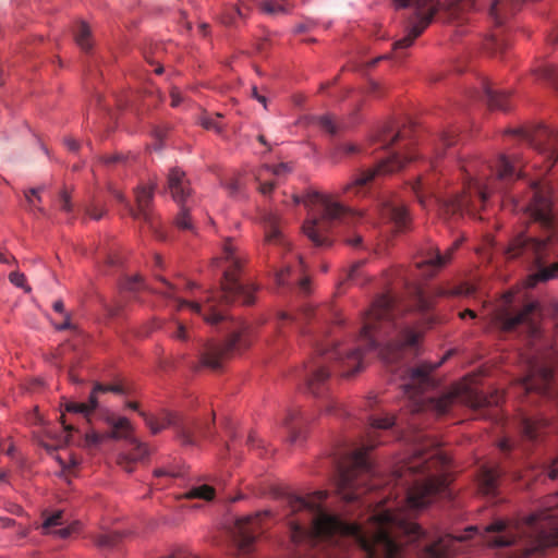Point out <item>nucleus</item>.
<instances>
[{"label":"nucleus","mask_w":558,"mask_h":558,"mask_svg":"<svg viewBox=\"0 0 558 558\" xmlns=\"http://www.w3.org/2000/svg\"><path fill=\"white\" fill-rule=\"evenodd\" d=\"M327 493L318 490L303 498L287 495L291 541L299 546H331L332 550L347 543L356 545L365 558H402L397 536L403 534L410 542L427 539L418 524L400 518L390 509H371L364 521L348 522L326 511L322 502Z\"/></svg>","instance_id":"1"},{"label":"nucleus","mask_w":558,"mask_h":558,"mask_svg":"<svg viewBox=\"0 0 558 558\" xmlns=\"http://www.w3.org/2000/svg\"><path fill=\"white\" fill-rule=\"evenodd\" d=\"M400 312L395 296L383 293L364 313L363 326L354 345L316 342L315 354L298 373L307 390L314 396L324 392L330 377L329 364L341 369L343 376L354 375L362 368V351L379 348L390 336L386 349L391 360L401 359L405 350L416 354L421 336L401 320Z\"/></svg>","instance_id":"2"},{"label":"nucleus","mask_w":558,"mask_h":558,"mask_svg":"<svg viewBox=\"0 0 558 558\" xmlns=\"http://www.w3.org/2000/svg\"><path fill=\"white\" fill-rule=\"evenodd\" d=\"M521 165L522 159L517 156L509 159L500 155L494 165L478 168L477 162L471 161L463 166L466 175L462 191L447 198L436 199L441 216L445 219H458L464 213L475 216L490 193L504 192L508 183L523 175V170L518 169Z\"/></svg>","instance_id":"3"},{"label":"nucleus","mask_w":558,"mask_h":558,"mask_svg":"<svg viewBox=\"0 0 558 558\" xmlns=\"http://www.w3.org/2000/svg\"><path fill=\"white\" fill-rule=\"evenodd\" d=\"M222 259L227 264L223 270V277L220 289L211 290L206 298L205 310L196 302H186L175 298L177 288L165 277L156 276L160 287L154 288V292L161 294L167 299L177 301V308L181 310L183 306H189L193 312L203 315L205 322L217 325L227 319L226 306L231 302L241 301L245 305L254 303V289L245 286L238 279V271H240L243 258L236 253L235 246L231 240H227L222 247Z\"/></svg>","instance_id":"4"},{"label":"nucleus","mask_w":558,"mask_h":558,"mask_svg":"<svg viewBox=\"0 0 558 558\" xmlns=\"http://www.w3.org/2000/svg\"><path fill=\"white\" fill-rule=\"evenodd\" d=\"M483 541L493 547H507L522 542L517 558H542L547 549L558 546V510H544L521 521L496 520L485 526Z\"/></svg>","instance_id":"5"},{"label":"nucleus","mask_w":558,"mask_h":558,"mask_svg":"<svg viewBox=\"0 0 558 558\" xmlns=\"http://www.w3.org/2000/svg\"><path fill=\"white\" fill-rule=\"evenodd\" d=\"M531 189L532 199L526 206H522V209H525L530 218L541 225L547 235L545 239H536L519 234L510 243L506 255L509 259L523 257L537 268V271L530 277V284L534 286L538 281H548L558 277V262L549 267L544 266L549 243L557 234V229L553 211L551 189L542 185L538 181H534Z\"/></svg>","instance_id":"6"},{"label":"nucleus","mask_w":558,"mask_h":558,"mask_svg":"<svg viewBox=\"0 0 558 558\" xmlns=\"http://www.w3.org/2000/svg\"><path fill=\"white\" fill-rule=\"evenodd\" d=\"M442 362L444 360L436 364L423 362L407 368L404 372L402 388L404 395L409 398L408 407L411 412H432L436 415H442L449 411L456 401L474 410H480L492 403L487 396L471 387L457 388L438 397L425 396L428 390L436 387L437 381L432 373Z\"/></svg>","instance_id":"7"},{"label":"nucleus","mask_w":558,"mask_h":558,"mask_svg":"<svg viewBox=\"0 0 558 558\" xmlns=\"http://www.w3.org/2000/svg\"><path fill=\"white\" fill-rule=\"evenodd\" d=\"M411 456L405 471L412 475L420 474L407 490V502L412 509L427 506L436 496H450L449 485L453 480L451 456Z\"/></svg>","instance_id":"8"},{"label":"nucleus","mask_w":558,"mask_h":558,"mask_svg":"<svg viewBox=\"0 0 558 558\" xmlns=\"http://www.w3.org/2000/svg\"><path fill=\"white\" fill-rule=\"evenodd\" d=\"M398 8H413L414 13L409 19L407 34L393 44V57L396 59L404 58L402 52L410 48L415 39L428 27L435 15L440 9H444L449 19L463 23L464 15L474 9L475 0H452L446 7H442L438 0H393Z\"/></svg>","instance_id":"9"},{"label":"nucleus","mask_w":558,"mask_h":558,"mask_svg":"<svg viewBox=\"0 0 558 558\" xmlns=\"http://www.w3.org/2000/svg\"><path fill=\"white\" fill-rule=\"evenodd\" d=\"M337 197L338 195L313 192L304 201L306 206L316 207L317 216L303 225V232L316 246L329 244L328 232L336 222L351 223L363 217L361 211L344 207Z\"/></svg>","instance_id":"10"},{"label":"nucleus","mask_w":558,"mask_h":558,"mask_svg":"<svg viewBox=\"0 0 558 558\" xmlns=\"http://www.w3.org/2000/svg\"><path fill=\"white\" fill-rule=\"evenodd\" d=\"M153 435H157L168 427H172L178 441L185 448L199 449L204 440L214 435L215 414L210 420L186 422L178 413L162 410L158 414L140 412Z\"/></svg>","instance_id":"11"},{"label":"nucleus","mask_w":558,"mask_h":558,"mask_svg":"<svg viewBox=\"0 0 558 558\" xmlns=\"http://www.w3.org/2000/svg\"><path fill=\"white\" fill-rule=\"evenodd\" d=\"M344 459L337 462L336 482L341 498L349 502H360L361 506L365 501L360 500L362 496V486L374 474L371 456H342Z\"/></svg>","instance_id":"12"},{"label":"nucleus","mask_w":558,"mask_h":558,"mask_svg":"<svg viewBox=\"0 0 558 558\" xmlns=\"http://www.w3.org/2000/svg\"><path fill=\"white\" fill-rule=\"evenodd\" d=\"M251 327L242 320L233 322L229 337L223 343H207L199 353L201 366L219 369L222 362L251 344Z\"/></svg>","instance_id":"13"},{"label":"nucleus","mask_w":558,"mask_h":558,"mask_svg":"<svg viewBox=\"0 0 558 558\" xmlns=\"http://www.w3.org/2000/svg\"><path fill=\"white\" fill-rule=\"evenodd\" d=\"M515 135L531 146L539 160L533 167L546 174L558 161V133L545 125H531L514 131Z\"/></svg>","instance_id":"14"},{"label":"nucleus","mask_w":558,"mask_h":558,"mask_svg":"<svg viewBox=\"0 0 558 558\" xmlns=\"http://www.w3.org/2000/svg\"><path fill=\"white\" fill-rule=\"evenodd\" d=\"M413 159L414 155L408 147H404L403 153L393 151L387 158L381 159L376 167L360 171L350 182L342 186L341 193L345 195H360L376 177L399 171L407 162Z\"/></svg>","instance_id":"15"},{"label":"nucleus","mask_w":558,"mask_h":558,"mask_svg":"<svg viewBox=\"0 0 558 558\" xmlns=\"http://www.w3.org/2000/svg\"><path fill=\"white\" fill-rule=\"evenodd\" d=\"M156 186L157 183L155 180L149 181L147 184H138L134 189V197L136 203L135 207L130 204L121 191L117 189H110V193L118 202L124 205L128 213L134 219L142 220L154 229L156 228V217L153 205Z\"/></svg>","instance_id":"16"},{"label":"nucleus","mask_w":558,"mask_h":558,"mask_svg":"<svg viewBox=\"0 0 558 558\" xmlns=\"http://www.w3.org/2000/svg\"><path fill=\"white\" fill-rule=\"evenodd\" d=\"M396 425V417L389 414L385 416L368 417V425L366 428V436L361 442V448H354L345 453H368V451L375 449L377 445L385 442L381 433L387 432L389 428Z\"/></svg>","instance_id":"17"},{"label":"nucleus","mask_w":558,"mask_h":558,"mask_svg":"<svg viewBox=\"0 0 558 558\" xmlns=\"http://www.w3.org/2000/svg\"><path fill=\"white\" fill-rule=\"evenodd\" d=\"M268 512L256 513L252 517L240 518L235 521L232 536L239 550L247 553L260 533V522Z\"/></svg>","instance_id":"18"},{"label":"nucleus","mask_w":558,"mask_h":558,"mask_svg":"<svg viewBox=\"0 0 558 558\" xmlns=\"http://www.w3.org/2000/svg\"><path fill=\"white\" fill-rule=\"evenodd\" d=\"M458 245L459 241H456L445 254H441L437 247L430 246L422 252L415 265L418 269H422L423 276L432 277L451 259Z\"/></svg>","instance_id":"19"},{"label":"nucleus","mask_w":558,"mask_h":558,"mask_svg":"<svg viewBox=\"0 0 558 558\" xmlns=\"http://www.w3.org/2000/svg\"><path fill=\"white\" fill-rule=\"evenodd\" d=\"M477 526H470L466 532L468 535L451 536L445 535L438 537L436 541L427 543L423 547L422 558H447L451 553V544L454 541H464L471 537V533L477 532Z\"/></svg>","instance_id":"20"},{"label":"nucleus","mask_w":558,"mask_h":558,"mask_svg":"<svg viewBox=\"0 0 558 558\" xmlns=\"http://www.w3.org/2000/svg\"><path fill=\"white\" fill-rule=\"evenodd\" d=\"M167 185L172 198L178 204L185 202L192 194L190 180L186 178L185 172L178 167H173L169 170Z\"/></svg>","instance_id":"21"},{"label":"nucleus","mask_w":558,"mask_h":558,"mask_svg":"<svg viewBox=\"0 0 558 558\" xmlns=\"http://www.w3.org/2000/svg\"><path fill=\"white\" fill-rule=\"evenodd\" d=\"M474 97L485 101L490 109L508 110L509 95L493 88L492 84L486 81H481V86L474 92Z\"/></svg>","instance_id":"22"},{"label":"nucleus","mask_w":558,"mask_h":558,"mask_svg":"<svg viewBox=\"0 0 558 558\" xmlns=\"http://www.w3.org/2000/svg\"><path fill=\"white\" fill-rule=\"evenodd\" d=\"M407 138L405 130H396L392 124L378 128L369 138V145L378 144L381 149H389Z\"/></svg>","instance_id":"23"},{"label":"nucleus","mask_w":558,"mask_h":558,"mask_svg":"<svg viewBox=\"0 0 558 558\" xmlns=\"http://www.w3.org/2000/svg\"><path fill=\"white\" fill-rule=\"evenodd\" d=\"M380 214L387 218L399 231L407 229L410 218L407 208L396 202L386 201L380 205Z\"/></svg>","instance_id":"24"},{"label":"nucleus","mask_w":558,"mask_h":558,"mask_svg":"<svg viewBox=\"0 0 558 558\" xmlns=\"http://www.w3.org/2000/svg\"><path fill=\"white\" fill-rule=\"evenodd\" d=\"M500 475L501 471L498 468L482 466L478 472L480 492L486 496H495Z\"/></svg>","instance_id":"25"},{"label":"nucleus","mask_w":558,"mask_h":558,"mask_svg":"<svg viewBox=\"0 0 558 558\" xmlns=\"http://www.w3.org/2000/svg\"><path fill=\"white\" fill-rule=\"evenodd\" d=\"M65 415L62 412L59 416V420L63 426V430L65 435L60 437H53L50 433L46 432L45 436L39 440L41 446L48 451L60 450L63 448L65 444L69 442L70 434L75 430V427L72 424H66L64 420Z\"/></svg>","instance_id":"26"},{"label":"nucleus","mask_w":558,"mask_h":558,"mask_svg":"<svg viewBox=\"0 0 558 558\" xmlns=\"http://www.w3.org/2000/svg\"><path fill=\"white\" fill-rule=\"evenodd\" d=\"M265 241L268 244L286 245V240L279 227V217L274 213L264 216Z\"/></svg>","instance_id":"27"},{"label":"nucleus","mask_w":558,"mask_h":558,"mask_svg":"<svg viewBox=\"0 0 558 558\" xmlns=\"http://www.w3.org/2000/svg\"><path fill=\"white\" fill-rule=\"evenodd\" d=\"M306 423L305 420L300 417L298 410H289L281 422L282 427L287 429L289 440L296 441L301 437V426Z\"/></svg>","instance_id":"28"},{"label":"nucleus","mask_w":558,"mask_h":558,"mask_svg":"<svg viewBox=\"0 0 558 558\" xmlns=\"http://www.w3.org/2000/svg\"><path fill=\"white\" fill-rule=\"evenodd\" d=\"M250 12L251 8L245 4L227 7L221 14V23L226 26L235 27L239 25V21L248 16Z\"/></svg>","instance_id":"29"},{"label":"nucleus","mask_w":558,"mask_h":558,"mask_svg":"<svg viewBox=\"0 0 558 558\" xmlns=\"http://www.w3.org/2000/svg\"><path fill=\"white\" fill-rule=\"evenodd\" d=\"M536 307H537V305L535 303H529L519 313L513 314V315L507 314L505 316V320H504L505 328L513 329L518 325L525 324V323L529 325H532L533 323H532L531 316L535 312Z\"/></svg>","instance_id":"30"},{"label":"nucleus","mask_w":558,"mask_h":558,"mask_svg":"<svg viewBox=\"0 0 558 558\" xmlns=\"http://www.w3.org/2000/svg\"><path fill=\"white\" fill-rule=\"evenodd\" d=\"M259 8L269 15H286L291 13L294 3L289 0H265L259 3Z\"/></svg>","instance_id":"31"},{"label":"nucleus","mask_w":558,"mask_h":558,"mask_svg":"<svg viewBox=\"0 0 558 558\" xmlns=\"http://www.w3.org/2000/svg\"><path fill=\"white\" fill-rule=\"evenodd\" d=\"M54 460L60 466V476L64 477L76 475L82 463L81 456H54Z\"/></svg>","instance_id":"32"},{"label":"nucleus","mask_w":558,"mask_h":558,"mask_svg":"<svg viewBox=\"0 0 558 558\" xmlns=\"http://www.w3.org/2000/svg\"><path fill=\"white\" fill-rule=\"evenodd\" d=\"M544 426V421L533 420L530 417H524L520 422L522 436L530 441H534L538 438L539 432Z\"/></svg>","instance_id":"33"},{"label":"nucleus","mask_w":558,"mask_h":558,"mask_svg":"<svg viewBox=\"0 0 558 558\" xmlns=\"http://www.w3.org/2000/svg\"><path fill=\"white\" fill-rule=\"evenodd\" d=\"M92 539L100 549H112L122 539V534L118 532L99 533L93 535Z\"/></svg>","instance_id":"34"},{"label":"nucleus","mask_w":558,"mask_h":558,"mask_svg":"<svg viewBox=\"0 0 558 558\" xmlns=\"http://www.w3.org/2000/svg\"><path fill=\"white\" fill-rule=\"evenodd\" d=\"M44 522L41 524L43 533L50 534L51 529L54 526H62L66 524L68 520L64 519V512L62 510H58L53 513H48L45 511L43 513Z\"/></svg>","instance_id":"35"},{"label":"nucleus","mask_w":558,"mask_h":558,"mask_svg":"<svg viewBox=\"0 0 558 558\" xmlns=\"http://www.w3.org/2000/svg\"><path fill=\"white\" fill-rule=\"evenodd\" d=\"M75 41L77 46L85 52L93 48L90 29L85 22H81L75 31Z\"/></svg>","instance_id":"36"},{"label":"nucleus","mask_w":558,"mask_h":558,"mask_svg":"<svg viewBox=\"0 0 558 558\" xmlns=\"http://www.w3.org/2000/svg\"><path fill=\"white\" fill-rule=\"evenodd\" d=\"M134 157L130 155H124L122 153H114L110 155H104L100 157V162L107 166L108 168H113L118 166H128Z\"/></svg>","instance_id":"37"},{"label":"nucleus","mask_w":558,"mask_h":558,"mask_svg":"<svg viewBox=\"0 0 558 558\" xmlns=\"http://www.w3.org/2000/svg\"><path fill=\"white\" fill-rule=\"evenodd\" d=\"M184 497L186 499L211 500L215 497V489L209 485H201L192 487L189 492L185 493Z\"/></svg>","instance_id":"38"},{"label":"nucleus","mask_w":558,"mask_h":558,"mask_svg":"<svg viewBox=\"0 0 558 558\" xmlns=\"http://www.w3.org/2000/svg\"><path fill=\"white\" fill-rule=\"evenodd\" d=\"M109 424L113 429L114 437H128L131 433V423L126 417H112Z\"/></svg>","instance_id":"39"},{"label":"nucleus","mask_w":558,"mask_h":558,"mask_svg":"<svg viewBox=\"0 0 558 558\" xmlns=\"http://www.w3.org/2000/svg\"><path fill=\"white\" fill-rule=\"evenodd\" d=\"M361 151H362V148L359 145H355V144H352V143L338 144L335 147L333 153L331 154V158H332V160L335 162H338L342 155H344V156H353V155L359 154Z\"/></svg>","instance_id":"40"},{"label":"nucleus","mask_w":558,"mask_h":558,"mask_svg":"<svg viewBox=\"0 0 558 558\" xmlns=\"http://www.w3.org/2000/svg\"><path fill=\"white\" fill-rule=\"evenodd\" d=\"M156 476L183 477L185 475V466L182 464H169L167 466L154 470Z\"/></svg>","instance_id":"41"},{"label":"nucleus","mask_w":558,"mask_h":558,"mask_svg":"<svg viewBox=\"0 0 558 558\" xmlns=\"http://www.w3.org/2000/svg\"><path fill=\"white\" fill-rule=\"evenodd\" d=\"M317 123L327 133L336 135L341 125L337 123L336 118L331 114H324L317 118Z\"/></svg>","instance_id":"42"},{"label":"nucleus","mask_w":558,"mask_h":558,"mask_svg":"<svg viewBox=\"0 0 558 558\" xmlns=\"http://www.w3.org/2000/svg\"><path fill=\"white\" fill-rule=\"evenodd\" d=\"M95 391L112 392L116 395H129L130 390L123 383L95 384Z\"/></svg>","instance_id":"43"},{"label":"nucleus","mask_w":558,"mask_h":558,"mask_svg":"<svg viewBox=\"0 0 558 558\" xmlns=\"http://www.w3.org/2000/svg\"><path fill=\"white\" fill-rule=\"evenodd\" d=\"M538 74L542 78L549 82L553 87L558 92V71L553 64H546L538 70Z\"/></svg>","instance_id":"44"},{"label":"nucleus","mask_w":558,"mask_h":558,"mask_svg":"<svg viewBox=\"0 0 558 558\" xmlns=\"http://www.w3.org/2000/svg\"><path fill=\"white\" fill-rule=\"evenodd\" d=\"M179 205L180 211L175 217V226L181 230H193V223L189 214V209L183 206V203Z\"/></svg>","instance_id":"45"},{"label":"nucleus","mask_w":558,"mask_h":558,"mask_svg":"<svg viewBox=\"0 0 558 558\" xmlns=\"http://www.w3.org/2000/svg\"><path fill=\"white\" fill-rule=\"evenodd\" d=\"M172 323L174 325V329L172 331L168 330V335L173 339L187 341L190 337L186 326L174 318L172 319Z\"/></svg>","instance_id":"46"},{"label":"nucleus","mask_w":558,"mask_h":558,"mask_svg":"<svg viewBox=\"0 0 558 558\" xmlns=\"http://www.w3.org/2000/svg\"><path fill=\"white\" fill-rule=\"evenodd\" d=\"M61 405L64 408V411L69 413L83 414L85 417H88L90 415L88 412V408L85 405V402H74L64 400V402Z\"/></svg>","instance_id":"47"},{"label":"nucleus","mask_w":558,"mask_h":558,"mask_svg":"<svg viewBox=\"0 0 558 558\" xmlns=\"http://www.w3.org/2000/svg\"><path fill=\"white\" fill-rule=\"evenodd\" d=\"M80 529V522L75 521L64 527L52 531L50 534L58 536L59 538L65 539Z\"/></svg>","instance_id":"48"},{"label":"nucleus","mask_w":558,"mask_h":558,"mask_svg":"<svg viewBox=\"0 0 558 558\" xmlns=\"http://www.w3.org/2000/svg\"><path fill=\"white\" fill-rule=\"evenodd\" d=\"M43 189L44 187H34V189H29L28 191L25 192V197H26L28 204L32 207L37 208L40 213H44V209L41 207L37 206V203L41 202V197L38 195V193Z\"/></svg>","instance_id":"49"},{"label":"nucleus","mask_w":558,"mask_h":558,"mask_svg":"<svg viewBox=\"0 0 558 558\" xmlns=\"http://www.w3.org/2000/svg\"><path fill=\"white\" fill-rule=\"evenodd\" d=\"M295 270H293L290 266H286L284 268H282L281 270H279L276 275V280H277V283L278 286H286V284H289L292 282L291 280V276H292V272H294Z\"/></svg>","instance_id":"50"},{"label":"nucleus","mask_w":558,"mask_h":558,"mask_svg":"<svg viewBox=\"0 0 558 558\" xmlns=\"http://www.w3.org/2000/svg\"><path fill=\"white\" fill-rule=\"evenodd\" d=\"M248 450L266 449L265 441L257 438V435L251 432L246 438Z\"/></svg>","instance_id":"51"},{"label":"nucleus","mask_w":558,"mask_h":558,"mask_svg":"<svg viewBox=\"0 0 558 558\" xmlns=\"http://www.w3.org/2000/svg\"><path fill=\"white\" fill-rule=\"evenodd\" d=\"M136 456H116V462L121 465L126 472H132V464L136 461Z\"/></svg>","instance_id":"52"},{"label":"nucleus","mask_w":558,"mask_h":558,"mask_svg":"<svg viewBox=\"0 0 558 558\" xmlns=\"http://www.w3.org/2000/svg\"><path fill=\"white\" fill-rule=\"evenodd\" d=\"M9 279H10L11 283H13L14 286H16L19 288H25L26 291L31 290L28 287L25 286L26 278H25L24 274L19 272V271H13L9 275Z\"/></svg>","instance_id":"53"},{"label":"nucleus","mask_w":558,"mask_h":558,"mask_svg":"<svg viewBox=\"0 0 558 558\" xmlns=\"http://www.w3.org/2000/svg\"><path fill=\"white\" fill-rule=\"evenodd\" d=\"M456 143V134L453 131H445L439 137V145L444 148H448Z\"/></svg>","instance_id":"54"},{"label":"nucleus","mask_w":558,"mask_h":558,"mask_svg":"<svg viewBox=\"0 0 558 558\" xmlns=\"http://www.w3.org/2000/svg\"><path fill=\"white\" fill-rule=\"evenodd\" d=\"M105 213L106 209L97 204H93L86 209V214L95 220H99L105 215Z\"/></svg>","instance_id":"55"},{"label":"nucleus","mask_w":558,"mask_h":558,"mask_svg":"<svg viewBox=\"0 0 558 558\" xmlns=\"http://www.w3.org/2000/svg\"><path fill=\"white\" fill-rule=\"evenodd\" d=\"M59 202H60V208L62 210H64L66 213H70L72 210V204H71L70 195H69V193L65 190H63L60 193Z\"/></svg>","instance_id":"56"},{"label":"nucleus","mask_w":558,"mask_h":558,"mask_svg":"<svg viewBox=\"0 0 558 558\" xmlns=\"http://www.w3.org/2000/svg\"><path fill=\"white\" fill-rule=\"evenodd\" d=\"M99 392L100 391H95V387H94L89 395L88 402H85V405L88 408L89 414H92L98 407L97 393H99Z\"/></svg>","instance_id":"57"},{"label":"nucleus","mask_w":558,"mask_h":558,"mask_svg":"<svg viewBox=\"0 0 558 558\" xmlns=\"http://www.w3.org/2000/svg\"><path fill=\"white\" fill-rule=\"evenodd\" d=\"M412 190L413 192L416 194L417 196V199L418 202L422 204L423 207H426L427 206V201H425L423 198V195H422V190H423V183L421 181V179H418L417 181H415L412 185Z\"/></svg>","instance_id":"58"},{"label":"nucleus","mask_w":558,"mask_h":558,"mask_svg":"<svg viewBox=\"0 0 558 558\" xmlns=\"http://www.w3.org/2000/svg\"><path fill=\"white\" fill-rule=\"evenodd\" d=\"M226 187L228 189L231 195H235L241 190V181L238 178H232L226 183Z\"/></svg>","instance_id":"59"},{"label":"nucleus","mask_w":558,"mask_h":558,"mask_svg":"<svg viewBox=\"0 0 558 558\" xmlns=\"http://www.w3.org/2000/svg\"><path fill=\"white\" fill-rule=\"evenodd\" d=\"M142 278L140 276H134L132 278H128L123 283V288L130 291L137 289L141 284Z\"/></svg>","instance_id":"60"},{"label":"nucleus","mask_w":558,"mask_h":558,"mask_svg":"<svg viewBox=\"0 0 558 558\" xmlns=\"http://www.w3.org/2000/svg\"><path fill=\"white\" fill-rule=\"evenodd\" d=\"M266 169L268 171H271V173L275 175H282V174L287 173L288 171H290V167L288 163H279L274 167H267Z\"/></svg>","instance_id":"61"},{"label":"nucleus","mask_w":558,"mask_h":558,"mask_svg":"<svg viewBox=\"0 0 558 558\" xmlns=\"http://www.w3.org/2000/svg\"><path fill=\"white\" fill-rule=\"evenodd\" d=\"M104 310L106 311L109 317L113 318L119 315L121 311V305H111L107 302H104Z\"/></svg>","instance_id":"62"},{"label":"nucleus","mask_w":558,"mask_h":558,"mask_svg":"<svg viewBox=\"0 0 558 558\" xmlns=\"http://www.w3.org/2000/svg\"><path fill=\"white\" fill-rule=\"evenodd\" d=\"M302 315L306 318V319H312V318H315V319H319L322 317V313L320 311H316L314 310L313 307L311 306H306L303 312H302Z\"/></svg>","instance_id":"63"},{"label":"nucleus","mask_w":558,"mask_h":558,"mask_svg":"<svg viewBox=\"0 0 558 558\" xmlns=\"http://www.w3.org/2000/svg\"><path fill=\"white\" fill-rule=\"evenodd\" d=\"M548 476L551 480H558V456L555 460H553L551 464L548 466Z\"/></svg>","instance_id":"64"}]
</instances>
